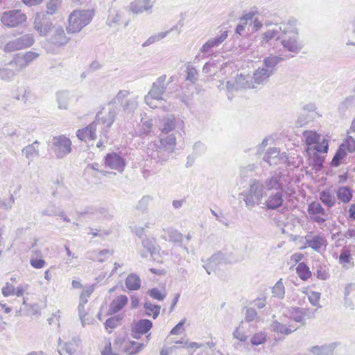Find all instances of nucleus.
<instances>
[{
	"label": "nucleus",
	"instance_id": "nucleus-1",
	"mask_svg": "<svg viewBox=\"0 0 355 355\" xmlns=\"http://www.w3.org/2000/svg\"><path fill=\"white\" fill-rule=\"evenodd\" d=\"M114 120L115 113L114 111H109L108 113L105 114L102 112H98L95 121L85 128L78 130L76 132V136L81 141L94 140L96 138V131L97 125H104L103 128L104 132H107Z\"/></svg>",
	"mask_w": 355,
	"mask_h": 355
},
{
	"label": "nucleus",
	"instance_id": "nucleus-2",
	"mask_svg": "<svg viewBox=\"0 0 355 355\" xmlns=\"http://www.w3.org/2000/svg\"><path fill=\"white\" fill-rule=\"evenodd\" d=\"M282 37L281 43L284 48L293 53H298L303 48V43L299 40L298 33L294 20H290L288 23H282L279 25Z\"/></svg>",
	"mask_w": 355,
	"mask_h": 355
},
{
	"label": "nucleus",
	"instance_id": "nucleus-3",
	"mask_svg": "<svg viewBox=\"0 0 355 355\" xmlns=\"http://www.w3.org/2000/svg\"><path fill=\"white\" fill-rule=\"evenodd\" d=\"M241 195L243 196L246 206L252 208L256 204H261L263 196L266 195L264 184L260 180H251L248 189L242 192Z\"/></svg>",
	"mask_w": 355,
	"mask_h": 355
},
{
	"label": "nucleus",
	"instance_id": "nucleus-4",
	"mask_svg": "<svg viewBox=\"0 0 355 355\" xmlns=\"http://www.w3.org/2000/svg\"><path fill=\"white\" fill-rule=\"evenodd\" d=\"M93 12L89 10H74L69 17V25L67 28L69 33L80 32L85 26L90 23Z\"/></svg>",
	"mask_w": 355,
	"mask_h": 355
},
{
	"label": "nucleus",
	"instance_id": "nucleus-5",
	"mask_svg": "<svg viewBox=\"0 0 355 355\" xmlns=\"http://www.w3.org/2000/svg\"><path fill=\"white\" fill-rule=\"evenodd\" d=\"M166 80V75H162L158 77L153 83L152 87L148 94L145 96L144 101L150 108L157 107L158 105L155 101L162 100V96L167 87Z\"/></svg>",
	"mask_w": 355,
	"mask_h": 355
},
{
	"label": "nucleus",
	"instance_id": "nucleus-6",
	"mask_svg": "<svg viewBox=\"0 0 355 355\" xmlns=\"http://www.w3.org/2000/svg\"><path fill=\"white\" fill-rule=\"evenodd\" d=\"M138 96H131L128 90H120L112 102L115 104H120L125 113L133 112L138 107Z\"/></svg>",
	"mask_w": 355,
	"mask_h": 355
},
{
	"label": "nucleus",
	"instance_id": "nucleus-7",
	"mask_svg": "<svg viewBox=\"0 0 355 355\" xmlns=\"http://www.w3.org/2000/svg\"><path fill=\"white\" fill-rule=\"evenodd\" d=\"M0 19L4 26L15 28L24 24L27 20V17L21 10H10L3 12Z\"/></svg>",
	"mask_w": 355,
	"mask_h": 355
},
{
	"label": "nucleus",
	"instance_id": "nucleus-8",
	"mask_svg": "<svg viewBox=\"0 0 355 355\" xmlns=\"http://www.w3.org/2000/svg\"><path fill=\"white\" fill-rule=\"evenodd\" d=\"M35 42L34 35L31 33H27L8 42L4 47L3 51L11 53L19 51L31 46Z\"/></svg>",
	"mask_w": 355,
	"mask_h": 355
},
{
	"label": "nucleus",
	"instance_id": "nucleus-9",
	"mask_svg": "<svg viewBox=\"0 0 355 355\" xmlns=\"http://www.w3.org/2000/svg\"><path fill=\"white\" fill-rule=\"evenodd\" d=\"M164 148L158 145L156 142L150 143L147 148L146 153L156 163L163 165L170 159L173 153V152L168 151V149Z\"/></svg>",
	"mask_w": 355,
	"mask_h": 355
},
{
	"label": "nucleus",
	"instance_id": "nucleus-10",
	"mask_svg": "<svg viewBox=\"0 0 355 355\" xmlns=\"http://www.w3.org/2000/svg\"><path fill=\"white\" fill-rule=\"evenodd\" d=\"M53 150L58 158H63L71 151V141L64 135L56 136L53 138Z\"/></svg>",
	"mask_w": 355,
	"mask_h": 355
},
{
	"label": "nucleus",
	"instance_id": "nucleus-11",
	"mask_svg": "<svg viewBox=\"0 0 355 355\" xmlns=\"http://www.w3.org/2000/svg\"><path fill=\"white\" fill-rule=\"evenodd\" d=\"M226 87L229 93L234 91L255 87L252 83V78L249 76H243L242 74L237 75L233 80L227 81Z\"/></svg>",
	"mask_w": 355,
	"mask_h": 355
},
{
	"label": "nucleus",
	"instance_id": "nucleus-12",
	"mask_svg": "<svg viewBox=\"0 0 355 355\" xmlns=\"http://www.w3.org/2000/svg\"><path fill=\"white\" fill-rule=\"evenodd\" d=\"M47 15L44 12H37L34 18L33 28L42 37L46 36L53 28V23Z\"/></svg>",
	"mask_w": 355,
	"mask_h": 355
},
{
	"label": "nucleus",
	"instance_id": "nucleus-13",
	"mask_svg": "<svg viewBox=\"0 0 355 355\" xmlns=\"http://www.w3.org/2000/svg\"><path fill=\"white\" fill-rule=\"evenodd\" d=\"M306 245L313 250L320 252L324 250L327 245L325 237L320 234L313 235L311 232L305 236Z\"/></svg>",
	"mask_w": 355,
	"mask_h": 355
},
{
	"label": "nucleus",
	"instance_id": "nucleus-14",
	"mask_svg": "<svg viewBox=\"0 0 355 355\" xmlns=\"http://www.w3.org/2000/svg\"><path fill=\"white\" fill-rule=\"evenodd\" d=\"M227 31H223L220 35L209 39L200 48V52L207 55L213 53L212 49L219 46L227 37Z\"/></svg>",
	"mask_w": 355,
	"mask_h": 355
},
{
	"label": "nucleus",
	"instance_id": "nucleus-15",
	"mask_svg": "<svg viewBox=\"0 0 355 355\" xmlns=\"http://www.w3.org/2000/svg\"><path fill=\"white\" fill-rule=\"evenodd\" d=\"M69 41V37L66 35L62 26L55 27L48 42L56 47L65 46Z\"/></svg>",
	"mask_w": 355,
	"mask_h": 355
},
{
	"label": "nucleus",
	"instance_id": "nucleus-16",
	"mask_svg": "<svg viewBox=\"0 0 355 355\" xmlns=\"http://www.w3.org/2000/svg\"><path fill=\"white\" fill-rule=\"evenodd\" d=\"M105 164L106 166L119 173H122L125 166L124 159L116 153H108L105 158Z\"/></svg>",
	"mask_w": 355,
	"mask_h": 355
},
{
	"label": "nucleus",
	"instance_id": "nucleus-17",
	"mask_svg": "<svg viewBox=\"0 0 355 355\" xmlns=\"http://www.w3.org/2000/svg\"><path fill=\"white\" fill-rule=\"evenodd\" d=\"M286 159V157L284 153L281 154L279 149L277 148H269L263 156V160L270 166H275L284 162Z\"/></svg>",
	"mask_w": 355,
	"mask_h": 355
},
{
	"label": "nucleus",
	"instance_id": "nucleus-18",
	"mask_svg": "<svg viewBox=\"0 0 355 355\" xmlns=\"http://www.w3.org/2000/svg\"><path fill=\"white\" fill-rule=\"evenodd\" d=\"M153 327V323L150 320L141 319L135 322L132 328V336L134 338L139 339L141 336L146 334Z\"/></svg>",
	"mask_w": 355,
	"mask_h": 355
},
{
	"label": "nucleus",
	"instance_id": "nucleus-19",
	"mask_svg": "<svg viewBox=\"0 0 355 355\" xmlns=\"http://www.w3.org/2000/svg\"><path fill=\"white\" fill-rule=\"evenodd\" d=\"M271 330L277 334L288 336L294 332L297 327H295L290 322L284 323L277 320H273L270 324Z\"/></svg>",
	"mask_w": 355,
	"mask_h": 355
},
{
	"label": "nucleus",
	"instance_id": "nucleus-20",
	"mask_svg": "<svg viewBox=\"0 0 355 355\" xmlns=\"http://www.w3.org/2000/svg\"><path fill=\"white\" fill-rule=\"evenodd\" d=\"M283 202V193L282 191L272 192L266 200L264 205L268 209L275 210L280 207Z\"/></svg>",
	"mask_w": 355,
	"mask_h": 355
},
{
	"label": "nucleus",
	"instance_id": "nucleus-21",
	"mask_svg": "<svg viewBox=\"0 0 355 355\" xmlns=\"http://www.w3.org/2000/svg\"><path fill=\"white\" fill-rule=\"evenodd\" d=\"M288 58H284L282 55H274V54H270L269 56L266 57L263 60V64L266 69L269 70V71L273 74L275 71L277 70V65L282 61L285 60Z\"/></svg>",
	"mask_w": 355,
	"mask_h": 355
},
{
	"label": "nucleus",
	"instance_id": "nucleus-22",
	"mask_svg": "<svg viewBox=\"0 0 355 355\" xmlns=\"http://www.w3.org/2000/svg\"><path fill=\"white\" fill-rule=\"evenodd\" d=\"M272 75L269 70L266 69L263 67H260L256 69L253 73V78H252V83L254 85H265L268 83L269 78Z\"/></svg>",
	"mask_w": 355,
	"mask_h": 355
},
{
	"label": "nucleus",
	"instance_id": "nucleus-23",
	"mask_svg": "<svg viewBox=\"0 0 355 355\" xmlns=\"http://www.w3.org/2000/svg\"><path fill=\"white\" fill-rule=\"evenodd\" d=\"M265 189L267 191L276 190L277 191H282L284 189L282 182V175L280 174H275L270 178H267L264 183Z\"/></svg>",
	"mask_w": 355,
	"mask_h": 355
},
{
	"label": "nucleus",
	"instance_id": "nucleus-24",
	"mask_svg": "<svg viewBox=\"0 0 355 355\" xmlns=\"http://www.w3.org/2000/svg\"><path fill=\"white\" fill-rule=\"evenodd\" d=\"M126 295H121L114 299L110 304L108 314L112 315L120 311L128 303Z\"/></svg>",
	"mask_w": 355,
	"mask_h": 355
},
{
	"label": "nucleus",
	"instance_id": "nucleus-25",
	"mask_svg": "<svg viewBox=\"0 0 355 355\" xmlns=\"http://www.w3.org/2000/svg\"><path fill=\"white\" fill-rule=\"evenodd\" d=\"M224 262V255L222 252H218L212 255L207 263L204 266L207 272L209 275L211 270L216 269L217 266Z\"/></svg>",
	"mask_w": 355,
	"mask_h": 355
},
{
	"label": "nucleus",
	"instance_id": "nucleus-26",
	"mask_svg": "<svg viewBox=\"0 0 355 355\" xmlns=\"http://www.w3.org/2000/svg\"><path fill=\"white\" fill-rule=\"evenodd\" d=\"M175 119L173 115L167 116L159 119V129L163 133H168L175 128Z\"/></svg>",
	"mask_w": 355,
	"mask_h": 355
},
{
	"label": "nucleus",
	"instance_id": "nucleus-27",
	"mask_svg": "<svg viewBox=\"0 0 355 355\" xmlns=\"http://www.w3.org/2000/svg\"><path fill=\"white\" fill-rule=\"evenodd\" d=\"M319 198L324 205L329 209L334 207L336 203L334 193L330 189L322 191L319 194Z\"/></svg>",
	"mask_w": 355,
	"mask_h": 355
},
{
	"label": "nucleus",
	"instance_id": "nucleus-28",
	"mask_svg": "<svg viewBox=\"0 0 355 355\" xmlns=\"http://www.w3.org/2000/svg\"><path fill=\"white\" fill-rule=\"evenodd\" d=\"M39 146L40 142L36 140L33 144L25 146L22 149L21 153L26 159H33L39 156Z\"/></svg>",
	"mask_w": 355,
	"mask_h": 355
},
{
	"label": "nucleus",
	"instance_id": "nucleus-29",
	"mask_svg": "<svg viewBox=\"0 0 355 355\" xmlns=\"http://www.w3.org/2000/svg\"><path fill=\"white\" fill-rule=\"evenodd\" d=\"M338 199L343 203H348L352 198V190L347 186L339 187L336 192Z\"/></svg>",
	"mask_w": 355,
	"mask_h": 355
},
{
	"label": "nucleus",
	"instance_id": "nucleus-30",
	"mask_svg": "<svg viewBox=\"0 0 355 355\" xmlns=\"http://www.w3.org/2000/svg\"><path fill=\"white\" fill-rule=\"evenodd\" d=\"M309 155V165L313 166V168L315 171H320L323 167V163L324 161V157L323 156L320 155L316 152L311 153V154H308Z\"/></svg>",
	"mask_w": 355,
	"mask_h": 355
},
{
	"label": "nucleus",
	"instance_id": "nucleus-31",
	"mask_svg": "<svg viewBox=\"0 0 355 355\" xmlns=\"http://www.w3.org/2000/svg\"><path fill=\"white\" fill-rule=\"evenodd\" d=\"M125 284L129 291H137L141 287L140 277L137 274H130L125 279Z\"/></svg>",
	"mask_w": 355,
	"mask_h": 355
},
{
	"label": "nucleus",
	"instance_id": "nucleus-32",
	"mask_svg": "<svg viewBox=\"0 0 355 355\" xmlns=\"http://www.w3.org/2000/svg\"><path fill=\"white\" fill-rule=\"evenodd\" d=\"M157 144L173 153L176 145V138L173 134H171L165 138H160Z\"/></svg>",
	"mask_w": 355,
	"mask_h": 355
},
{
	"label": "nucleus",
	"instance_id": "nucleus-33",
	"mask_svg": "<svg viewBox=\"0 0 355 355\" xmlns=\"http://www.w3.org/2000/svg\"><path fill=\"white\" fill-rule=\"evenodd\" d=\"M8 64L14 67L16 72L21 71L28 66L24 58L21 54H16Z\"/></svg>",
	"mask_w": 355,
	"mask_h": 355
},
{
	"label": "nucleus",
	"instance_id": "nucleus-34",
	"mask_svg": "<svg viewBox=\"0 0 355 355\" xmlns=\"http://www.w3.org/2000/svg\"><path fill=\"white\" fill-rule=\"evenodd\" d=\"M355 110V96L347 97L339 105L338 110L340 113L345 114L346 111Z\"/></svg>",
	"mask_w": 355,
	"mask_h": 355
},
{
	"label": "nucleus",
	"instance_id": "nucleus-35",
	"mask_svg": "<svg viewBox=\"0 0 355 355\" xmlns=\"http://www.w3.org/2000/svg\"><path fill=\"white\" fill-rule=\"evenodd\" d=\"M284 34L279 29V26H276L275 28L270 29L265 32L262 37V43L268 42L269 40L276 38L277 40H281Z\"/></svg>",
	"mask_w": 355,
	"mask_h": 355
},
{
	"label": "nucleus",
	"instance_id": "nucleus-36",
	"mask_svg": "<svg viewBox=\"0 0 355 355\" xmlns=\"http://www.w3.org/2000/svg\"><path fill=\"white\" fill-rule=\"evenodd\" d=\"M329 149L328 141L323 139L321 142H318L315 144L313 147L308 146L306 149V151L308 154H311V153L316 152L318 153H327Z\"/></svg>",
	"mask_w": 355,
	"mask_h": 355
},
{
	"label": "nucleus",
	"instance_id": "nucleus-37",
	"mask_svg": "<svg viewBox=\"0 0 355 355\" xmlns=\"http://www.w3.org/2000/svg\"><path fill=\"white\" fill-rule=\"evenodd\" d=\"M303 138L306 144L311 147L313 144L318 143L320 141V135L315 131L306 130L303 132Z\"/></svg>",
	"mask_w": 355,
	"mask_h": 355
},
{
	"label": "nucleus",
	"instance_id": "nucleus-38",
	"mask_svg": "<svg viewBox=\"0 0 355 355\" xmlns=\"http://www.w3.org/2000/svg\"><path fill=\"white\" fill-rule=\"evenodd\" d=\"M145 313L148 316H152L155 319L159 314L160 306L151 304L149 301H146L144 304Z\"/></svg>",
	"mask_w": 355,
	"mask_h": 355
},
{
	"label": "nucleus",
	"instance_id": "nucleus-39",
	"mask_svg": "<svg viewBox=\"0 0 355 355\" xmlns=\"http://www.w3.org/2000/svg\"><path fill=\"white\" fill-rule=\"evenodd\" d=\"M56 99L59 109H67L69 101V94L67 92L61 91L58 92L56 94Z\"/></svg>",
	"mask_w": 355,
	"mask_h": 355
},
{
	"label": "nucleus",
	"instance_id": "nucleus-40",
	"mask_svg": "<svg viewBox=\"0 0 355 355\" xmlns=\"http://www.w3.org/2000/svg\"><path fill=\"white\" fill-rule=\"evenodd\" d=\"M307 211L309 215H327L326 210L318 201H313L311 202L308 206Z\"/></svg>",
	"mask_w": 355,
	"mask_h": 355
},
{
	"label": "nucleus",
	"instance_id": "nucleus-41",
	"mask_svg": "<svg viewBox=\"0 0 355 355\" xmlns=\"http://www.w3.org/2000/svg\"><path fill=\"white\" fill-rule=\"evenodd\" d=\"M272 297L283 299L285 295V288L282 282V279H279L275 286L272 288Z\"/></svg>",
	"mask_w": 355,
	"mask_h": 355
},
{
	"label": "nucleus",
	"instance_id": "nucleus-42",
	"mask_svg": "<svg viewBox=\"0 0 355 355\" xmlns=\"http://www.w3.org/2000/svg\"><path fill=\"white\" fill-rule=\"evenodd\" d=\"M17 72L6 66L0 67V78L4 81H11L16 76Z\"/></svg>",
	"mask_w": 355,
	"mask_h": 355
},
{
	"label": "nucleus",
	"instance_id": "nucleus-43",
	"mask_svg": "<svg viewBox=\"0 0 355 355\" xmlns=\"http://www.w3.org/2000/svg\"><path fill=\"white\" fill-rule=\"evenodd\" d=\"M144 348V344L132 341L125 347V352L128 355H137Z\"/></svg>",
	"mask_w": 355,
	"mask_h": 355
},
{
	"label": "nucleus",
	"instance_id": "nucleus-44",
	"mask_svg": "<svg viewBox=\"0 0 355 355\" xmlns=\"http://www.w3.org/2000/svg\"><path fill=\"white\" fill-rule=\"evenodd\" d=\"M121 21V13L116 10H110L107 19V24L109 26H114L120 24Z\"/></svg>",
	"mask_w": 355,
	"mask_h": 355
},
{
	"label": "nucleus",
	"instance_id": "nucleus-45",
	"mask_svg": "<svg viewBox=\"0 0 355 355\" xmlns=\"http://www.w3.org/2000/svg\"><path fill=\"white\" fill-rule=\"evenodd\" d=\"M346 156V150L340 146L331 160V165L336 167L338 166Z\"/></svg>",
	"mask_w": 355,
	"mask_h": 355
},
{
	"label": "nucleus",
	"instance_id": "nucleus-46",
	"mask_svg": "<svg viewBox=\"0 0 355 355\" xmlns=\"http://www.w3.org/2000/svg\"><path fill=\"white\" fill-rule=\"evenodd\" d=\"M142 245L145 249H146V252H142L141 253V256L142 257H148V253H150V254L152 256L154 253L156 252V248L155 246L154 242L152 240L149 239H144L142 241Z\"/></svg>",
	"mask_w": 355,
	"mask_h": 355
},
{
	"label": "nucleus",
	"instance_id": "nucleus-47",
	"mask_svg": "<svg viewBox=\"0 0 355 355\" xmlns=\"http://www.w3.org/2000/svg\"><path fill=\"white\" fill-rule=\"evenodd\" d=\"M296 272L302 280H307L311 275L309 267L304 262H301L297 265Z\"/></svg>",
	"mask_w": 355,
	"mask_h": 355
},
{
	"label": "nucleus",
	"instance_id": "nucleus-48",
	"mask_svg": "<svg viewBox=\"0 0 355 355\" xmlns=\"http://www.w3.org/2000/svg\"><path fill=\"white\" fill-rule=\"evenodd\" d=\"M151 8H152V6L143 5V3H141V1H139V0L135 1L130 4V10L134 14H137V15L142 13L144 11L148 10Z\"/></svg>",
	"mask_w": 355,
	"mask_h": 355
},
{
	"label": "nucleus",
	"instance_id": "nucleus-49",
	"mask_svg": "<svg viewBox=\"0 0 355 355\" xmlns=\"http://www.w3.org/2000/svg\"><path fill=\"white\" fill-rule=\"evenodd\" d=\"M293 309L295 311V312L293 313L291 319L296 322L304 324V316L306 315L308 311L305 309L300 308H293Z\"/></svg>",
	"mask_w": 355,
	"mask_h": 355
},
{
	"label": "nucleus",
	"instance_id": "nucleus-50",
	"mask_svg": "<svg viewBox=\"0 0 355 355\" xmlns=\"http://www.w3.org/2000/svg\"><path fill=\"white\" fill-rule=\"evenodd\" d=\"M169 34V31H164L156 33L153 35H151L148 40L142 44L144 47L148 46L156 42H158L164 37H166Z\"/></svg>",
	"mask_w": 355,
	"mask_h": 355
},
{
	"label": "nucleus",
	"instance_id": "nucleus-51",
	"mask_svg": "<svg viewBox=\"0 0 355 355\" xmlns=\"http://www.w3.org/2000/svg\"><path fill=\"white\" fill-rule=\"evenodd\" d=\"M340 146L347 151L350 153H355V139L352 136L347 135L345 140L340 144Z\"/></svg>",
	"mask_w": 355,
	"mask_h": 355
},
{
	"label": "nucleus",
	"instance_id": "nucleus-52",
	"mask_svg": "<svg viewBox=\"0 0 355 355\" xmlns=\"http://www.w3.org/2000/svg\"><path fill=\"white\" fill-rule=\"evenodd\" d=\"M62 0H49L46 3V14L53 15L61 5Z\"/></svg>",
	"mask_w": 355,
	"mask_h": 355
},
{
	"label": "nucleus",
	"instance_id": "nucleus-53",
	"mask_svg": "<svg viewBox=\"0 0 355 355\" xmlns=\"http://www.w3.org/2000/svg\"><path fill=\"white\" fill-rule=\"evenodd\" d=\"M151 198L149 196H144L137 203L135 207L137 210L141 211V212H146L148 210V204Z\"/></svg>",
	"mask_w": 355,
	"mask_h": 355
},
{
	"label": "nucleus",
	"instance_id": "nucleus-54",
	"mask_svg": "<svg viewBox=\"0 0 355 355\" xmlns=\"http://www.w3.org/2000/svg\"><path fill=\"white\" fill-rule=\"evenodd\" d=\"M312 352L317 355H332L333 348L331 346L313 347Z\"/></svg>",
	"mask_w": 355,
	"mask_h": 355
},
{
	"label": "nucleus",
	"instance_id": "nucleus-55",
	"mask_svg": "<svg viewBox=\"0 0 355 355\" xmlns=\"http://www.w3.org/2000/svg\"><path fill=\"white\" fill-rule=\"evenodd\" d=\"M122 316L120 315L108 318L105 322V326L106 329H114L117 327L119 322L121 320Z\"/></svg>",
	"mask_w": 355,
	"mask_h": 355
},
{
	"label": "nucleus",
	"instance_id": "nucleus-56",
	"mask_svg": "<svg viewBox=\"0 0 355 355\" xmlns=\"http://www.w3.org/2000/svg\"><path fill=\"white\" fill-rule=\"evenodd\" d=\"M242 324L243 322H241L239 326L234 329L232 335L234 338L237 339L241 342H245L248 339V336L243 331H241Z\"/></svg>",
	"mask_w": 355,
	"mask_h": 355
},
{
	"label": "nucleus",
	"instance_id": "nucleus-57",
	"mask_svg": "<svg viewBox=\"0 0 355 355\" xmlns=\"http://www.w3.org/2000/svg\"><path fill=\"white\" fill-rule=\"evenodd\" d=\"M266 335L264 332L255 334L251 338V343L253 345H261L266 341Z\"/></svg>",
	"mask_w": 355,
	"mask_h": 355
},
{
	"label": "nucleus",
	"instance_id": "nucleus-58",
	"mask_svg": "<svg viewBox=\"0 0 355 355\" xmlns=\"http://www.w3.org/2000/svg\"><path fill=\"white\" fill-rule=\"evenodd\" d=\"M148 293L149 294V295L155 299V300H157L159 301H162L164 300V298L166 297V293H162L158 288H153L150 290H149L148 291Z\"/></svg>",
	"mask_w": 355,
	"mask_h": 355
},
{
	"label": "nucleus",
	"instance_id": "nucleus-59",
	"mask_svg": "<svg viewBox=\"0 0 355 355\" xmlns=\"http://www.w3.org/2000/svg\"><path fill=\"white\" fill-rule=\"evenodd\" d=\"M258 318L257 311L254 308H247L245 313V320L246 322H252Z\"/></svg>",
	"mask_w": 355,
	"mask_h": 355
},
{
	"label": "nucleus",
	"instance_id": "nucleus-60",
	"mask_svg": "<svg viewBox=\"0 0 355 355\" xmlns=\"http://www.w3.org/2000/svg\"><path fill=\"white\" fill-rule=\"evenodd\" d=\"M169 241L175 243H180L182 241V234L175 230H168Z\"/></svg>",
	"mask_w": 355,
	"mask_h": 355
},
{
	"label": "nucleus",
	"instance_id": "nucleus-61",
	"mask_svg": "<svg viewBox=\"0 0 355 355\" xmlns=\"http://www.w3.org/2000/svg\"><path fill=\"white\" fill-rule=\"evenodd\" d=\"M352 259L349 250L343 248L339 256V262L340 263H348Z\"/></svg>",
	"mask_w": 355,
	"mask_h": 355
},
{
	"label": "nucleus",
	"instance_id": "nucleus-62",
	"mask_svg": "<svg viewBox=\"0 0 355 355\" xmlns=\"http://www.w3.org/2000/svg\"><path fill=\"white\" fill-rule=\"evenodd\" d=\"M85 304H78V315H79V318L81 320V324L83 327H85L86 325V323L89 322H86V316H87V313L86 312V311L85 309Z\"/></svg>",
	"mask_w": 355,
	"mask_h": 355
},
{
	"label": "nucleus",
	"instance_id": "nucleus-63",
	"mask_svg": "<svg viewBox=\"0 0 355 355\" xmlns=\"http://www.w3.org/2000/svg\"><path fill=\"white\" fill-rule=\"evenodd\" d=\"M64 349L69 355H75L78 350V345L75 342L65 343Z\"/></svg>",
	"mask_w": 355,
	"mask_h": 355
},
{
	"label": "nucleus",
	"instance_id": "nucleus-64",
	"mask_svg": "<svg viewBox=\"0 0 355 355\" xmlns=\"http://www.w3.org/2000/svg\"><path fill=\"white\" fill-rule=\"evenodd\" d=\"M185 323V319L178 322L171 331L170 334L171 335H180L184 331V324Z\"/></svg>",
	"mask_w": 355,
	"mask_h": 355
}]
</instances>
